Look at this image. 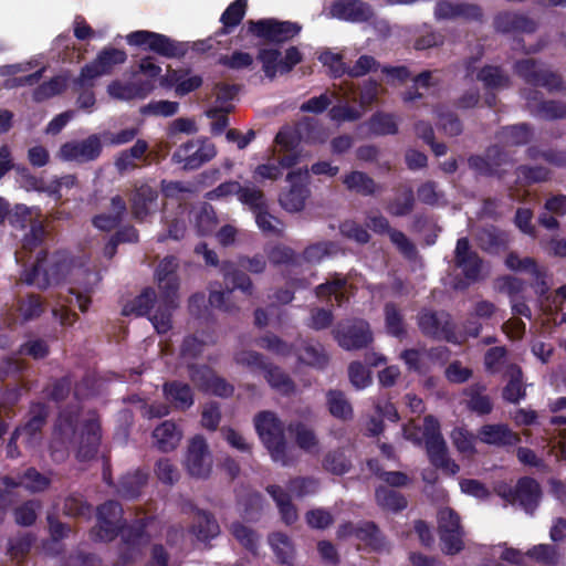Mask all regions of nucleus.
<instances>
[{
    "label": "nucleus",
    "mask_w": 566,
    "mask_h": 566,
    "mask_svg": "<svg viewBox=\"0 0 566 566\" xmlns=\"http://www.w3.org/2000/svg\"><path fill=\"white\" fill-rule=\"evenodd\" d=\"M158 193L150 186L143 185L130 196V212L133 217L143 221L150 213L149 206L157 199Z\"/></svg>",
    "instance_id": "nucleus-37"
},
{
    "label": "nucleus",
    "mask_w": 566,
    "mask_h": 566,
    "mask_svg": "<svg viewBox=\"0 0 566 566\" xmlns=\"http://www.w3.org/2000/svg\"><path fill=\"white\" fill-rule=\"evenodd\" d=\"M217 154L213 144L203 140H188L180 145L171 156L175 164H181L186 171L196 170L210 161Z\"/></svg>",
    "instance_id": "nucleus-16"
},
{
    "label": "nucleus",
    "mask_w": 566,
    "mask_h": 566,
    "mask_svg": "<svg viewBox=\"0 0 566 566\" xmlns=\"http://www.w3.org/2000/svg\"><path fill=\"white\" fill-rule=\"evenodd\" d=\"M230 533L244 548L256 554L260 536L254 530L241 522H233L230 526Z\"/></svg>",
    "instance_id": "nucleus-62"
},
{
    "label": "nucleus",
    "mask_w": 566,
    "mask_h": 566,
    "mask_svg": "<svg viewBox=\"0 0 566 566\" xmlns=\"http://www.w3.org/2000/svg\"><path fill=\"white\" fill-rule=\"evenodd\" d=\"M265 490L275 502L282 522L286 525L294 524L298 520V511L290 493L276 484L268 485Z\"/></svg>",
    "instance_id": "nucleus-33"
},
{
    "label": "nucleus",
    "mask_w": 566,
    "mask_h": 566,
    "mask_svg": "<svg viewBox=\"0 0 566 566\" xmlns=\"http://www.w3.org/2000/svg\"><path fill=\"white\" fill-rule=\"evenodd\" d=\"M178 266V259L174 255H168L159 262L156 269L159 294H163L164 300H166L168 304H172L175 295H179Z\"/></svg>",
    "instance_id": "nucleus-19"
},
{
    "label": "nucleus",
    "mask_w": 566,
    "mask_h": 566,
    "mask_svg": "<svg viewBox=\"0 0 566 566\" xmlns=\"http://www.w3.org/2000/svg\"><path fill=\"white\" fill-rule=\"evenodd\" d=\"M301 361L316 368H324L328 364V355L321 344L304 343L298 352Z\"/></svg>",
    "instance_id": "nucleus-58"
},
{
    "label": "nucleus",
    "mask_w": 566,
    "mask_h": 566,
    "mask_svg": "<svg viewBox=\"0 0 566 566\" xmlns=\"http://www.w3.org/2000/svg\"><path fill=\"white\" fill-rule=\"evenodd\" d=\"M526 556L546 566H558L563 560L559 548L551 544H538L526 552Z\"/></svg>",
    "instance_id": "nucleus-55"
},
{
    "label": "nucleus",
    "mask_w": 566,
    "mask_h": 566,
    "mask_svg": "<svg viewBox=\"0 0 566 566\" xmlns=\"http://www.w3.org/2000/svg\"><path fill=\"white\" fill-rule=\"evenodd\" d=\"M338 243L331 240H323L310 243L300 254L301 263L317 264L325 258H331L339 252Z\"/></svg>",
    "instance_id": "nucleus-40"
},
{
    "label": "nucleus",
    "mask_w": 566,
    "mask_h": 566,
    "mask_svg": "<svg viewBox=\"0 0 566 566\" xmlns=\"http://www.w3.org/2000/svg\"><path fill=\"white\" fill-rule=\"evenodd\" d=\"M509 381L503 388V398L512 403H517L526 395V389L523 384V371L520 366L512 364L506 371Z\"/></svg>",
    "instance_id": "nucleus-48"
},
{
    "label": "nucleus",
    "mask_w": 566,
    "mask_h": 566,
    "mask_svg": "<svg viewBox=\"0 0 566 566\" xmlns=\"http://www.w3.org/2000/svg\"><path fill=\"white\" fill-rule=\"evenodd\" d=\"M324 470L335 475H343L352 469V461L346 457L344 449L328 451L322 461Z\"/></svg>",
    "instance_id": "nucleus-56"
},
{
    "label": "nucleus",
    "mask_w": 566,
    "mask_h": 566,
    "mask_svg": "<svg viewBox=\"0 0 566 566\" xmlns=\"http://www.w3.org/2000/svg\"><path fill=\"white\" fill-rule=\"evenodd\" d=\"M385 324L388 334L401 338L407 334L403 316L395 303L388 302L384 307Z\"/></svg>",
    "instance_id": "nucleus-60"
},
{
    "label": "nucleus",
    "mask_w": 566,
    "mask_h": 566,
    "mask_svg": "<svg viewBox=\"0 0 566 566\" xmlns=\"http://www.w3.org/2000/svg\"><path fill=\"white\" fill-rule=\"evenodd\" d=\"M289 431L294 434L296 446L305 452L313 453L318 451L319 438L311 426L295 421L287 427Z\"/></svg>",
    "instance_id": "nucleus-41"
},
{
    "label": "nucleus",
    "mask_w": 566,
    "mask_h": 566,
    "mask_svg": "<svg viewBox=\"0 0 566 566\" xmlns=\"http://www.w3.org/2000/svg\"><path fill=\"white\" fill-rule=\"evenodd\" d=\"M1 482L3 485H8L14 493L20 486H23L31 493L43 492L51 484L50 478L40 473L35 468L27 469L18 479L3 476Z\"/></svg>",
    "instance_id": "nucleus-31"
},
{
    "label": "nucleus",
    "mask_w": 566,
    "mask_h": 566,
    "mask_svg": "<svg viewBox=\"0 0 566 566\" xmlns=\"http://www.w3.org/2000/svg\"><path fill=\"white\" fill-rule=\"evenodd\" d=\"M332 335L337 345L347 352L365 349L374 342L370 324L357 317L339 321L332 329Z\"/></svg>",
    "instance_id": "nucleus-8"
},
{
    "label": "nucleus",
    "mask_w": 566,
    "mask_h": 566,
    "mask_svg": "<svg viewBox=\"0 0 566 566\" xmlns=\"http://www.w3.org/2000/svg\"><path fill=\"white\" fill-rule=\"evenodd\" d=\"M99 420L92 413L78 423V415L73 411H62L56 419L50 443L51 457L55 462H64L70 450H75L80 461L93 459L101 441Z\"/></svg>",
    "instance_id": "nucleus-1"
},
{
    "label": "nucleus",
    "mask_w": 566,
    "mask_h": 566,
    "mask_svg": "<svg viewBox=\"0 0 566 566\" xmlns=\"http://www.w3.org/2000/svg\"><path fill=\"white\" fill-rule=\"evenodd\" d=\"M149 146L145 139H137L134 146L118 154L114 161V166L119 175L139 168L136 163L145 157Z\"/></svg>",
    "instance_id": "nucleus-35"
},
{
    "label": "nucleus",
    "mask_w": 566,
    "mask_h": 566,
    "mask_svg": "<svg viewBox=\"0 0 566 566\" xmlns=\"http://www.w3.org/2000/svg\"><path fill=\"white\" fill-rule=\"evenodd\" d=\"M127 54L122 49H116L113 46H106L102 49L96 57L85 64L77 77L73 80L74 91H87L90 93H84L81 95L78 102L83 98L80 106H94L95 98L92 92L95 83L94 81L101 76L109 75L113 73L114 69L117 65H122L126 62Z\"/></svg>",
    "instance_id": "nucleus-3"
},
{
    "label": "nucleus",
    "mask_w": 566,
    "mask_h": 566,
    "mask_svg": "<svg viewBox=\"0 0 566 566\" xmlns=\"http://www.w3.org/2000/svg\"><path fill=\"white\" fill-rule=\"evenodd\" d=\"M499 496L518 505L525 513L533 515L539 505L543 496L541 484L531 476H523L517 480L514 486L502 484L496 488Z\"/></svg>",
    "instance_id": "nucleus-10"
},
{
    "label": "nucleus",
    "mask_w": 566,
    "mask_h": 566,
    "mask_svg": "<svg viewBox=\"0 0 566 566\" xmlns=\"http://www.w3.org/2000/svg\"><path fill=\"white\" fill-rule=\"evenodd\" d=\"M196 511L195 522L191 532L200 541H207L219 535L220 526L213 514L203 510L192 507Z\"/></svg>",
    "instance_id": "nucleus-43"
},
{
    "label": "nucleus",
    "mask_w": 566,
    "mask_h": 566,
    "mask_svg": "<svg viewBox=\"0 0 566 566\" xmlns=\"http://www.w3.org/2000/svg\"><path fill=\"white\" fill-rule=\"evenodd\" d=\"M440 80L434 76L433 71H422L411 78V85L403 93V102L409 103L416 99H420L424 92H429L432 88H437L440 85Z\"/></svg>",
    "instance_id": "nucleus-38"
},
{
    "label": "nucleus",
    "mask_w": 566,
    "mask_h": 566,
    "mask_svg": "<svg viewBox=\"0 0 566 566\" xmlns=\"http://www.w3.org/2000/svg\"><path fill=\"white\" fill-rule=\"evenodd\" d=\"M255 430L271 459L283 467L293 465L296 458L287 444L284 424L272 411H261L254 417Z\"/></svg>",
    "instance_id": "nucleus-4"
},
{
    "label": "nucleus",
    "mask_w": 566,
    "mask_h": 566,
    "mask_svg": "<svg viewBox=\"0 0 566 566\" xmlns=\"http://www.w3.org/2000/svg\"><path fill=\"white\" fill-rule=\"evenodd\" d=\"M212 462L207 440L200 434L192 437L188 442L185 458L188 473L197 479H207L211 473Z\"/></svg>",
    "instance_id": "nucleus-17"
},
{
    "label": "nucleus",
    "mask_w": 566,
    "mask_h": 566,
    "mask_svg": "<svg viewBox=\"0 0 566 566\" xmlns=\"http://www.w3.org/2000/svg\"><path fill=\"white\" fill-rule=\"evenodd\" d=\"M334 319L335 316L331 308L312 306L306 319V326L313 331L319 332L329 328Z\"/></svg>",
    "instance_id": "nucleus-64"
},
{
    "label": "nucleus",
    "mask_w": 566,
    "mask_h": 566,
    "mask_svg": "<svg viewBox=\"0 0 566 566\" xmlns=\"http://www.w3.org/2000/svg\"><path fill=\"white\" fill-rule=\"evenodd\" d=\"M486 386L481 382H475L463 389V396L467 398L465 403L469 410L480 416H485L492 412L493 402L491 398L485 395Z\"/></svg>",
    "instance_id": "nucleus-34"
},
{
    "label": "nucleus",
    "mask_w": 566,
    "mask_h": 566,
    "mask_svg": "<svg viewBox=\"0 0 566 566\" xmlns=\"http://www.w3.org/2000/svg\"><path fill=\"white\" fill-rule=\"evenodd\" d=\"M123 509L114 500L106 501L97 507V525L91 530V536L101 542L114 539L123 528Z\"/></svg>",
    "instance_id": "nucleus-14"
},
{
    "label": "nucleus",
    "mask_w": 566,
    "mask_h": 566,
    "mask_svg": "<svg viewBox=\"0 0 566 566\" xmlns=\"http://www.w3.org/2000/svg\"><path fill=\"white\" fill-rule=\"evenodd\" d=\"M126 41L129 45L138 46L144 51H150L167 59H181L188 52L186 42L148 30L133 31L127 34Z\"/></svg>",
    "instance_id": "nucleus-6"
},
{
    "label": "nucleus",
    "mask_w": 566,
    "mask_h": 566,
    "mask_svg": "<svg viewBox=\"0 0 566 566\" xmlns=\"http://www.w3.org/2000/svg\"><path fill=\"white\" fill-rule=\"evenodd\" d=\"M326 406L334 418L348 421L354 417L352 403L345 392L339 389H329L326 392Z\"/></svg>",
    "instance_id": "nucleus-46"
},
{
    "label": "nucleus",
    "mask_w": 566,
    "mask_h": 566,
    "mask_svg": "<svg viewBox=\"0 0 566 566\" xmlns=\"http://www.w3.org/2000/svg\"><path fill=\"white\" fill-rule=\"evenodd\" d=\"M308 176V170L301 169L297 171H291L287 174L286 179L292 182L291 189L280 197V203L289 212H298L305 206V199L308 190L302 184L296 182V179L301 180L302 177Z\"/></svg>",
    "instance_id": "nucleus-23"
},
{
    "label": "nucleus",
    "mask_w": 566,
    "mask_h": 566,
    "mask_svg": "<svg viewBox=\"0 0 566 566\" xmlns=\"http://www.w3.org/2000/svg\"><path fill=\"white\" fill-rule=\"evenodd\" d=\"M506 165H514V160L510 157L509 153L499 145L489 146L482 155H471L468 158V166L478 175L483 177H495L503 179L506 170L503 168Z\"/></svg>",
    "instance_id": "nucleus-12"
},
{
    "label": "nucleus",
    "mask_w": 566,
    "mask_h": 566,
    "mask_svg": "<svg viewBox=\"0 0 566 566\" xmlns=\"http://www.w3.org/2000/svg\"><path fill=\"white\" fill-rule=\"evenodd\" d=\"M357 539L373 552H389L390 545L378 525L373 521H360Z\"/></svg>",
    "instance_id": "nucleus-36"
},
{
    "label": "nucleus",
    "mask_w": 566,
    "mask_h": 566,
    "mask_svg": "<svg viewBox=\"0 0 566 566\" xmlns=\"http://www.w3.org/2000/svg\"><path fill=\"white\" fill-rule=\"evenodd\" d=\"M48 253L41 250L36 261L30 271H24L21 280L29 285H36L41 290L48 289L52 284L60 283L69 271V262L63 256H53L46 268L43 263L46 261Z\"/></svg>",
    "instance_id": "nucleus-9"
},
{
    "label": "nucleus",
    "mask_w": 566,
    "mask_h": 566,
    "mask_svg": "<svg viewBox=\"0 0 566 566\" xmlns=\"http://www.w3.org/2000/svg\"><path fill=\"white\" fill-rule=\"evenodd\" d=\"M262 371H264V377L270 386L282 394L289 395L295 390V384L292 378L279 366L268 363Z\"/></svg>",
    "instance_id": "nucleus-54"
},
{
    "label": "nucleus",
    "mask_w": 566,
    "mask_h": 566,
    "mask_svg": "<svg viewBox=\"0 0 566 566\" xmlns=\"http://www.w3.org/2000/svg\"><path fill=\"white\" fill-rule=\"evenodd\" d=\"M343 184L349 191H354L360 196H375L381 191V186L369 177L367 174L354 170L343 178Z\"/></svg>",
    "instance_id": "nucleus-42"
},
{
    "label": "nucleus",
    "mask_w": 566,
    "mask_h": 566,
    "mask_svg": "<svg viewBox=\"0 0 566 566\" xmlns=\"http://www.w3.org/2000/svg\"><path fill=\"white\" fill-rule=\"evenodd\" d=\"M266 258L262 254L238 255L237 261H223L220 264V273L227 286V293L231 294L234 290L241 291L247 296H253L255 286L248 273L258 275L266 270ZM226 292H212L210 294L211 304L221 307L223 305Z\"/></svg>",
    "instance_id": "nucleus-2"
},
{
    "label": "nucleus",
    "mask_w": 566,
    "mask_h": 566,
    "mask_svg": "<svg viewBox=\"0 0 566 566\" xmlns=\"http://www.w3.org/2000/svg\"><path fill=\"white\" fill-rule=\"evenodd\" d=\"M73 83L70 71H62L48 81L39 82L32 91V99L35 103H43L53 97L63 95Z\"/></svg>",
    "instance_id": "nucleus-24"
},
{
    "label": "nucleus",
    "mask_w": 566,
    "mask_h": 566,
    "mask_svg": "<svg viewBox=\"0 0 566 566\" xmlns=\"http://www.w3.org/2000/svg\"><path fill=\"white\" fill-rule=\"evenodd\" d=\"M499 137L507 146H522L532 140L533 129L527 124L510 125L500 130Z\"/></svg>",
    "instance_id": "nucleus-53"
},
{
    "label": "nucleus",
    "mask_w": 566,
    "mask_h": 566,
    "mask_svg": "<svg viewBox=\"0 0 566 566\" xmlns=\"http://www.w3.org/2000/svg\"><path fill=\"white\" fill-rule=\"evenodd\" d=\"M476 438L483 443L496 447L515 446L521 441L518 434L503 423L482 426Z\"/></svg>",
    "instance_id": "nucleus-32"
},
{
    "label": "nucleus",
    "mask_w": 566,
    "mask_h": 566,
    "mask_svg": "<svg viewBox=\"0 0 566 566\" xmlns=\"http://www.w3.org/2000/svg\"><path fill=\"white\" fill-rule=\"evenodd\" d=\"M417 323L426 337L448 342H453L454 339L452 318L446 311L422 308L417 316Z\"/></svg>",
    "instance_id": "nucleus-15"
},
{
    "label": "nucleus",
    "mask_w": 566,
    "mask_h": 566,
    "mask_svg": "<svg viewBox=\"0 0 566 566\" xmlns=\"http://www.w3.org/2000/svg\"><path fill=\"white\" fill-rule=\"evenodd\" d=\"M423 442L429 462L447 474L455 475L460 471L449 454V448L441 434L440 424L433 416H426L423 420Z\"/></svg>",
    "instance_id": "nucleus-5"
},
{
    "label": "nucleus",
    "mask_w": 566,
    "mask_h": 566,
    "mask_svg": "<svg viewBox=\"0 0 566 566\" xmlns=\"http://www.w3.org/2000/svg\"><path fill=\"white\" fill-rule=\"evenodd\" d=\"M513 71L525 84L533 87H543L551 93L564 88L563 77L534 57L515 61Z\"/></svg>",
    "instance_id": "nucleus-7"
},
{
    "label": "nucleus",
    "mask_w": 566,
    "mask_h": 566,
    "mask_svg": "<svg viewBox=\"0 0 566 566\" xmlns=\"http://www.w3.org/2000/svg\"><path fill=\"white\" fill-rule=\"evenodd\" d=\"M238 199L240 202L248 206L254 213L261 209L268 208L264 192L251 182H248L244 186L241 185Z\"/></svg>",
    "instance_id": "nucleus-61"
},
{
    "label": "nucleus",
    "mask_w": 566,
    "mask_h": 566,
    "mask_svg": "<svg viewBox=\"0 0 566 566\" xmlns=\"http://www.w3.org/2000/svg\"><path fill=\"white\" fill-rule=\"evenodd\" d=\"M268 259L273 265H301V258L292 248L276 244L268 252Z\"/></svg>",
    "instance_id": "nucleus-63"
},
{
    "label": "nucleus",
    "mask_w": 566,
    "mask_h": 566,
    "mask_svg": "<svg viewBox=\"0 0 566 566\" xmlns=\"http://www.w3.org/2000/svg\"><path fill=\"white\" fill-rule=\"evenodd\" d=\"M102 149L103 145L99 136L93 134L83 140H72L63 144L57 156L62 160L83 164L97 159Z\"/></svg>",
    "instance_id": "nucleus-18"
},
{
    "label": "nucleus",
    "mask_w": 566,
    "mask_h": 566,
    "mask_svg": "<svg viewBox=\"0 0 566 566\" xmlns=\"http://www.w3.org/2000/svg\"><path fill=\"white\" fill-rule=\"evenodd\" d=\"M452 263L469 282H482L489 276L485 261L473 249L467 237L458 239Z\"/></svg>",
    "instance_id": "nucleus-11"
},
{
    "label": "nucleus",
    "mask_w": 566,
    "mask_h": 566,
    "mask_svg": "<svg viewBox=\"0 0 566 566\" xmlns=\"http://www.w3.org/2000/svg\"><path fill=\"white\" fill-rule=\"evenodd\" d=\"M476 78L489 90L506 88L511 85L510 76L501 66L495 65H484L478 72Z\"/></svg>",
    "instance_id": "nucleus-52"
},
{
    "label": "nucleus",
    "mask_w": 566,
    "mask_h": 566,
    "mask_svg": "<svg viewBox=\"0 0 566 566\" xmlns=\"http://www.w3.org/2000/svg\"><path fill=\"white\" fill-rule=\"evenodd\" d=\"M248 8V0H234L231 2L220 17L222 28L216 35H226L231 33L232 29L238 27L243 20Z\"/></svg>",
    "instance_id": "nucleus-47"
},
{
    "label": "nucleus",
    "mask_w": 566,
    "mask_h": 566,
    "mask_svg": "<svg viewBox=\"0 0 566 566\" xmlns=\"http://www.w3.org/2000/svg\"><path fill=\"white\" fill-rule=\"evenodd\" d=\"M331 13L348 22H367L374 15L370 4L363 0H336L331 6Z\"/></svg>",
    "instance_id": "nucleus-21"
},
{
    "label": "nucleus",
    "mask_w": 566,
    "mask_h": 566,
    "mask_svg": "<svg viewBox=\"0 0 566 566\" xmlns=\"http://www.w3.org/2000/svg\"><path fill=\"white\" fill-rule=\"evenodd\" d=\"M376 501L379 506L392 512H399L407 507V499L399 492L387 486H379L375 492Z\"/></svg>",
    "instance_id": "nucleus-57"
},
{
    "label": "nucleus",
    "mask_w": 566,
    "mask_h": 566,
    "mask_svg": "<svg viewBox=\"0 0 566 566\" xmlns=\"http://www.w3.org/2000/svg\"><path fill=\"white\" fill-rule=\"evenodd\" d=\"M157 302L159 303V296L156 291L153 287H145L139 295L124 305L122 313L125 316H144L149 314Z\"/></svg>",
    "instance_id": "nucleus-44"
},
{
    "label": "nucleus",
    "mask_w": 566,
    "mask_h": 566,
    "mask_svg": "<svg viewBox=\"0 0 566 566\" xmlns=\"http://www.w3.org/2000/svg\"><path fill=\"white\" fill-rule=\"evenodd\" d=\"M126 214L127 205L125 199L115 195L111 198L108 211L96 214L92 222L97 229L108 232L117 228L124 221Z\"/></svg>",
    "instance_id": "nucleus-29"
},
{
    "label": "nucleus",
    "mask_w": 566,
    "mask_h": 566,
    "mask_svg": "<svg viewBox=\"0 0 566 566\" xmlns=\"http://www.w3.org/2000/svg\"><path fill=\"white\" fill-rule=\"evenodd\" d=\"M416 199L410 186H400L397 196L388 203L387 211L395 217H405L415 209Z\"/></svg>",
    "instance_id": "nucleus-50"
},
{
    "label": "nucleus",
    "mask_w": 566,
    "mask_h": 566,
    "mask_svg": "<svg viewBox=\"0 0 566 566\" xmlns=\"http://www.w3.org/2000/svg\"><path fill=\"white\" fill-rule=\"evenodd\" d=\"M179 306V295H175L174 303L168 304L164 300L163 294H159V303L155 314L150 321L156 328L157 333L165 334L171 328V314Z\"/></svg>",
    "instance_id": "nucleus-51"
},
{
    "label": "nucleus",
    "mask_w": 566,
    "mask_h": 566,
    "mask_svg": "<svg viewBox=\"0 0 566 566\" xmlns=\"http://www.w3.org/2000/svg\"><path fill=\"white\" fill-rule=\"evenodd\" d=\"M493 27L496 32L509 34L514 32L533 33L537 23L525 14L502 11L493 19Z\"/></svg>",
    "instance_id": "nucleus-22"
},
{
    "label": "nucleus",
    "mask_w": 566,
    "mask_h": 566,
    "mask_svg": "<svg viewBox=\"0 0 566 566\" xmlns=\"http://www.w3.org/2000/svg\"><path fill=\"white\" fill-rule=\"evenodd\" d=\"M249 32L269 43H284L295 38L302 30L297 22L280 21L273 18L248 22Z\"/></svg>",
    "instance_id": "nucleus-13"
},
{
    "label": "nucleus",
    "mask_w": 566,
    "mask_h": 566,
    "mask_svg": "<svg viewBox=\"0 0 566 566\" xmlns=\"http://www.w3.org/2000/svg\"><path fill=\"white\" fill-rule=\"evenodd\" d=\"M517 184L533 185L547 181L551 178V170L544 166L520 165L515 169Z\"/></svg>",
    "instance_id": "nucleus-59"
},
{
    "label": "nucleus",
    "mask_w": 566,
    "mask_h": 566,
    "mask_svg": "<svg viewBox=\"0 0 566 566\" xmlns=\"http://www.w3.org/2000/svg\"><path fill=\"white\" fill-rule=\"evenodd\" d=\"M181 431L177 428L176 423L169 420L161 422L153 431L155 443L163 452L175 450L181 440Z\"/></svg>",
    "instance_id": "nucleus-39"
},
{
    "label": "nucleus",
    "mask_w": 566,
    "mask_h": 566,
    "mask_svg": "<svg viewBox=\"0 0 566 566\" xmlns=\"http://www.w3.org/2000/svg\"><path fill=\"white\" fill-rule=\"evenodd\" d=\"M296 132L301 138L311 143H324L329 137V130L324 127L316 116L303 117L296 124Z\"/></svg>",
    "instance_id": "nucleus-45"
},
{
    "label": "nucleus",
    "mask_w": 566,
    "mask_h": 566,
    "mask_svg": "<svg viewBox=\"0 0 566 566\" xmlns=\"http://www.w3.org/2000/svg\"><path fill=\"white\" fill-rule=\"evenodd\" d=\"M434 17L437 20H454L458 18L468 22H482L483 10L479 4L460 2L454 3L449 0L438 1L434 7Z\"/></svg>",
    "instance_id": "nucleus-20"
},
{
    "label": "nucleus",
    "mask_w": 566,
    "mask_h": 566,
    "mask_svg": "<svg viewBox=\"0 0 566 566\" xmlns=\"http://www.w3.org/2000/svg\"><path fill=\"white\" fill-rule=\"evenodd\" d=\"M268 542L280 564H292L295 556V548L292 539L286 534L282 532H273L269 535Z\"/></svg>",
    "instance_id": "nucleus-49"
},
{
    "label": "nucleus",
    "mask_w": 566,
    "mask_h": 566,
    "mask_svg": "<svg viewBox=\"0 0 566 566\" xmlns=\"http://www.w3.org/2000/svg\"><path fill=\"white\" fill-rule=\"evenodd\" d=\"M190 70H174L170 66L167 74L163 76L161 84L166 87H174L177 95H187L202 85L200 75L189 76Z\"/></svg>",
    "instance_id": "nucleus-30"
},
{
    "label": "nucleus",
    "mask_w": 566,
    "mask_h": 566,
    "mask_svg": "<svg viewBox=\"0 0 566 566\" xmlns=\"http://www.w3.org/2000/svg\"><path fill=\"white\" fill-rule=\"evenodd\" d=\"M478 247L490 254H499L509 248V234L495 226L479 228L474 233Z\"/></svg>",
    "instance_id": "nucleus-25"
},
{
    "label": "nucleus",
    "mask_w": 566,
    "mask_h": 566,
    "mask_svg": "<svg viewBox=\"0 0 566 566\" xmlns=\"http://www.w3.org/2000/svg\"><path fill=\"white\" fill-rule=\"evenodd\" d=\"M49 417L48 408L42 403L33 405L29 411L28 421L17 427L20 430V436H25V442L34 447L42 440V428L45 426Z\"/></svg>",
    "instance_id": "nucleus-26"
},
{
    "label": "nucleus",
    "mask_w": 566,
    "mask_h": 566,
    "mask_svg": "<svg viewBox=\"0 0 566 566\" xmlns=\"http://www.w3.org/2000/svg\"><path fill=\"white\" fill-rule=\"evenodd\" d=\"M154 88V84L148 80H138L133 82H122L115 80L107 86V93L115 99L132 101L134 98L146 97Z\"/></svg>",
    "instance_id": "nucleus-27"
},
{
    "label": "nucleus",
    "mask_w": 566,
    "mask_h": 566,
    "mask_svg": "<svg viewBox=\"0 0 566 566\" xmlns=\"http://www.w3.org/2000/svg\"><path fill=\"white\" fill-rule=\"evenodd\" d=\"M163 395L169 406L179 411L188 410L195 402L192 388L180 380L166 381L163 385Z\"/></svg>",
    "instance_id": "nucleus-28"
}]
</instances>
